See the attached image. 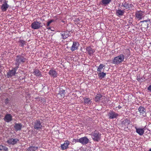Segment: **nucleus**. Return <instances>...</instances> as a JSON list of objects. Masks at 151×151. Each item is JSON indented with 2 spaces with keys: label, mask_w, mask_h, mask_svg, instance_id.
I'll list each match as a JSON object with an SVG mask.
<instances>
[{
  "label": "nucleus",
  "mask_w": 151,
  "mask_h": 151,
  "mask_svg": "<svg viewBox=\"0 0 151 151\" xmlns=\"http://www.w3.org/2000/svg\"><path fill=\"white\" fill-rule=\"evenodd\" d=\"M26 60L25 58H24L22 56H18L17 57L16 64L17 65H18L19 63L24 62Z\"/></svg>",
  "instance_id": "obj_6"
},
{
  "label": "nucleus",
  "mask_w": 151,
  "mask_h": 151,
  "mask_svg": "<svg viewBox=\"0 0 151 151\" xmlns=\"http://www.w3.org/2000/svg\"><path fill=\"white\" fill-rule=\"evenodd\" d=\"M138 110L139 112L140 115H142L143 116H145L146 115L145 110L144 107H140L139 108Z\"/></svg>",
  "instance_id": "obj_16"
},
{
  "label": "nucleus",
  "mask_w": 151,
  "mask_h": 151,
  "mask_svg": "<svg viewBox=\"0 0 151 151\" xmlns=\"http://www.w3.org/2000/svg\"><path fill=\"white\" fill-rule=\"evenodd\" d=\"M129 6H130L129 8H132L133 7V5L132 4H129Z\"/></svg>",
  "instance_id": "obj_35"
},
{
  "label": "nucleus",
  "mask_w": 151,
  "mask_h": 151,
  "mask_svg": "<svg viewBox=\"0 0 151 151\" xmlns=\"http://www.w3.org/2000/svg\"><path fill=\"white\" fill-rule=\"evenodd\" d=\"M46 28H47V29H51V28H50V27H47V26H46Z\"/></svg>",
  "instance_id": "obj_39"
},
{
  "label": "nucleus",
  "mask_w": 151,
  "mask_h": 151,
  "mask_svg": "<svg viewBox=\"0 0 151 151\" xmlns=\"http://www.w3.org/2000/svg\"><path fill=\"white\" fill-rule=\"evenodd\" d=\"M91 135L92 138L94 141H98L100 139V136L97 131H95L91 134Z\"/></svg>",
  "instance_id": "obj_2"
},
{
  "label": "nucleus",
  "mask_w": 151,
  "mask_h": 151,
  "mask_svg": "<svg viewBox=\"0 0 151 151\" xmlns=\"http://www.w3.org/2000/svg\"><path fill=\"white\" fill-rule=\"evenodd\" d=\"M48 73L50 76L53 78H56L57 76V73L55 70H50L49 71Z\"/></svg>",
  "instance_id": "obj_13"
},
{
  "label": "nucleus",
  "mask_w": 151,
  "mask_h": 151,
  "mask_svg": "<svg viewBox=\"0 0 151 151\" xmlns=\"http://www.w3.org/2000/svg\"><path fill=\"white\" fill-rule=\"evenodd\" d=\"M122 6H123L126 9H129L130 8L129 4L127 3H125Z\"/></svg>",
  "instance_id": "obj_31"
},
{
  "label": "nucleus",
  "mask_w": 151,
  "mask_h": 151,
  "mask_svg": "<svg viewBox=\"0 0 151 151\" xmlns=\"http://www.w3.org/2000/svg\"><path fill=\"white\" fill-rule=\"evenodd\" d=\"M41 23L39 22H34L31 24V27L34 29H38L41 27Z\"/></svg>",
  "instance_id": "obj_3"
},
{
  "label": "nucleus",
  "mask_w": 151,
  "mask_h": 151,
  "mask_svg": "<svg viewBox=\"0 0 151 151\" xmlns=\"http://www.w3.org/2000/svg\"><path fill=\"white\" fill-rule=\"evenodd\" d=\"M21 42L22 43V44H23L24 43V41L23 40H21Z\"/></svg>",
  "instance_id": "obj_38"
},
{
  "label": "nucleus",
  "mask_w": 151,
  "mask_h": 151,
  "mask_svg": "<svg viewBox=\"0 0 151 151\" xmlns=\"http://www.w3.org/2000/svg\"><path fill=\"white\" fill-rule=\"evenodd\" d=\"M80 143L83 145H86L89 142V140L86 137H84L80 138Z\"/></svg>",
  "instance_id": "obj_10"
},
{
  "label": "nucleus",
  "mask_w": 151,
  "mask_h": 151,
  "mask_svg": "<svg viewBox=\"0 0 151 151\" xmlns=\"http://www.w3.org/2000/svg\"><path fill=\"white\" fill-rule=\"evenodd\" d=\"M37 148V147H30L26 150V151H35Z\"/></svg>",
  "instance_id": "obj_28"
},
{
  "label": "nucleus",
  "mask_w": 151,
  "mask_h": 151,
  "mask_svg": "<svg viewBox=\"0 0 151 151\" xmlns=\"http://www.w3.org/2000/svg\"><path fill=\"white\" fill-rule=\"evenodd\" d=\"M51 23H50V22H49V21H48L47 22V27H48L49 26V25H50V24Z\"/></svg>",
  "instance_id": "obj_34"
},
{
  "label": "nucleus",
  "mask_w": 151,
  "mask_h": 151,
  "mask_svg": "<svg viewBox=\"0 0 151 151\" xmlns=\"http://www.w3.org/2000/svg\"><path fill=\"white\" fill-rule=\"evenodd\" d=\"M50 29L52 31H54V30H53V29Z\"/></svg>",
  "instance_id": "obj_41"
},
{
  "label": "nucleus",
  "mask_w": 151,
  "mask_h": 151,
  "mask_svg": "<svg viewBox=\"0 0 151 151\" xmlns=\"http://www.w3.org/2000/svg\"><path fill=\"white\" fill-rule=\"evenodd\" d=\"M124 56L123 54L114 57L112 60L113 63L115 64H118L123 61Z\"/></svg>",
  "instance_id": "obj_1"
},
{
  "label": "nucleus",
  "mask_w": 151,
  "mask_h": 151,
  "mask_svg": "<svg viewBox=\"0 0 151 151\" xmlns=\"http://www.w3.org/2000/svg\"><path fill=\"white\" fill-rule=\"evenodd\" d=\"M49 21L50 22V23H51L52 22H54V20H53V19H52Z\"/></svg>",
  "instance_id": "obj_36"
},
{
  "label": "nucleus",
  "mask_w": 151,
  "mask_h": 151,
  "mask_svg": "<svg viewBox=\"0 0 151 151\" xmlns=\"http://www.w3.org/2000/svg\"><path fill=\"white\" fill-rule=\"evenodd\" d=\"M4 119L6 122H9L12 120V116L10 114H7L5 116Z\"/></svg>",
  "instance_id": "obj_21"
},
{
  "label": "nucleus",
  "mask_w": 151,
  "mask_h": 151,
  "mask_svg": "<svg viewBox=\"0 0 151 151\" xmlns=\"http://www.w3.org/2000/svg\"><path fill=\"white\" fill-rule=\"evenodd\" d=\"M104 66H105L103 64H100L98 67L97 70L98 72L99 73L101 72L103 67Z\"/></svg>",
  "instance_id": "obj_29"
},
{
  "label": "nucleus",
  "mask_w": 151,
  "mask_h": 151,
  "mask_svg": "<svg viewBox=\"0 0 151 151\" xmlns=\"http://www.w3.org/2000/svg\"><path fill=\"white\" fill-rule=\"evenodd\" d=\"M22 127V125L20 123H16L14 126V128L16 131L20 130Z\"/></svg>",
  "instance_id": "obj_20"
},
{
  "label": "nucleus",
  "mask_w": 151,
  "mask_h": 151,
  "mask_svg": "<svg viewBox=\"0 0 151 151\" xmlns=\"http://www.w3.org/2000/svg\"><path fill=\"white\" fill-rule=\"evenodd\" d=\"M98 76L100 79H102L104 78L106 75V73L104 72H98Z\"/></svg>",
  "instance_id": "obj_27"
},
{
  "label": "nucleus",
  "mask_w": 151,
  "mask_h": 151,
  "mask_svg": "<svg viewBox=\"0 0 151 151\" xmlns=\"http://www.w3.org/2000/svg\"><path fill=\"white\" fill-rule=\"evenodd\" d=\"M0 151H8V148L5 146L0 145Z\"/></svg>",
  "instance_id": "obj_30"
},
{
  "label": "nucleus",
  "mask_w": 151,
  "mask_h": 151,
  "mask_svg": "<svg viewBox=\"0 0 151 151\" xmlns=\"http://www.w3.org/2000/svg\"><path fill=\"white\" fill-rule=\"evenodd\" d=\"M84 101V103L87 105H90L91 103V99H90L88 98H86V97H84L83 98Z\"/></svg>",
  "instance_id": "obj_25"
},
{
  "label": "nucleus",
  "mask_w": 151,
  "mask_h": 151,
  "mask_svg": "<svg viewBox=\"0 0 151 151\" xmlns=\"http://www.w3.org/2000/svg\"><path fill=\"white\" fill-rule=\"evenodd\" d=\"M8 1L5 0L1 6V9L3 12L6 11L7 9L9 7V5L8 4Z\"/></svg>",
  "instance_id": "obj_4"
},
{
  "label": "nucleus",
  "mask_w": 151,
  "mask_h": 151,
  "mask_svg": "<svg viewBox=\"0 0 151 151\" xmlns=\"http://www.w3.org/2000/svg\"><path fill=\"white\" fill-rule=\"evenodd\" d=\"M65 91L64 90H62L60 91V93L57 95V97L59 98V99H62L64 97Z\"/></svg>",
  "instance_id": "obj_19"
},
{
  "label": "nucleus",
  "mask_w": 151,
  "mask_h": 151,
  "mask_svg": "<svg viewBox=\"0 0 151 151\" xmlns=\"http://www.w3.org/2000/svg\"><path fill=\"white\" fill-rule=\"evenodd\" d=\"M104 97L102 96L100 94H97L96 96L95 100L96 102L99 101L101 100V99H103Z\"/></svg>",
  "instance_id": "obj_23"
},
{
  "label": "nucleus",
  "mask_w": 151,
  "mask_h": 151,
  "mask_svg": "<svg viewBox=\"0 0 151 151\" xmlns=\"http://www.w3.org/2000/svg\"><path fill=\"white\" fill-rule=\"evenodd\" d=\"M42 125L40 122L39 120H37L35 122L34 127L35 129H41Z\"/></svg>",
  "instance_id": "obj_8"
},
{
  "label": "nucleus",
  "mask_w": 151,
  "mask_h": 151,
  "mask_svg": "<svg viewBox=\"0 0 151 151\" xmlns=\"http://www.w3.org/2000/svg\"><path fill=\"white\" fill-rule=\"evenodd\" d=\"M144 12L142 11H137L135 13V17L137 19L140 20L144 17Z\"/></svg>",
  "instance_id": "obj_7"
},
{
  "label": "nucleus",
  "mask_w": 151,
  "mask_h": 151,
  "mask_svg": "<svg viewBox=\"0 0 151 151\" xmlns=\"http://www.w3.org/2000/svg\"><path fill=\"white\" fill-rule=\"evenodd\" d=\"M69 32L68 31L61 32L60 33V35L62 38L63 39H65L67 38L69 36Z\"/></svg>",
  "instance_id": "obj_11"
},
{
  "label": "nucleus",
  "mask_w": 151,
  "mask_h": 151,
  "mask_svg": "<svg viewBox=\"0 0 151 151\" xmlns=\"http://www.w3.org/2000/svg\"><path fill=\"white\" fill-rule=\"evenodd\" d=\"M17 68H13L11 70L8 72L7 75V76L8 78L11 77L15 75L16 72Z\"/></svg>",
  "instance_id": "obj_9"
},
{
  "label": "nucleus",
  "mask_w": 151,
  "mask_h": 151,
  "mask_svg": "<svg viewBox=\"0 0 151 151\" xmlns=\"http://www.w3.org/2000/svg\"><path fill=\"white\" fill-rule=\"evenodd\" d=\"M148 90L150 91H151V85L148 87Z\"/></svg>",
  "instance_id": "obj_33"
},
{
  "label": "nucleus",
  "mask_w": 151,
  "mask_h": 151,
  "mask_svg": "<svg viewBox=\"0 0 151 151\" xmlns=\"http://www.w3.org/2000/svg\"><path fill=\"white\" fill-rule=\"evenodd\" d=\"M146 25H147V27L148 24L147 23H146Z\"/></svg>",
  "instance_id": "obj_43"
},
{
  "label": "nucleus",
  "mask_w": 151,
  "mask_h": 151,
  "mask_svg": "<svg viewBox=\"0 0 151 151\" xmlns=\"http://www.w3.org/2000/svg\"><path fill=\"white\" fill-rule=\"evenodd\" d=\"M86 50L88 53L90 55H92L95 52V50L93 49L90 46L87 47Z\"/></svg>",
  "instance_id": "obj_18"
},
{
  "label": "nucleus",
  "mask_w": 151,
  "mask_h": 151,
  "mask_svg": "<svg viewBox=\"0 0 151 151\" xmlns=\"http://www.w3.org/2000/svg\"><path fill=\"white\" fill-rule=\"evenodd\" d=\"M33 73L36 76L41 77L42 76L41 73L38 70L35 69L34 70Z\"/></svg>",
  "instance_id": "obj_24"
},
{
  "label": "nucleus",
  "mask_w": 151,
  "mask_h": 151,
  "mask_svg": "<svg viewBox=\"0 0 151 151\" xmlns=\"http://www.w3.org/2000/svg\"><path fill=\"white\" fill-rule=\"evenodd\" d=\"M124 12V10L119 9L116 10V14L118 16H122L123 15Z\"/></svg>",
  "instance_id": "obj_26"
},
{
  "label": "nucleus",
  "mask_w": 151,
  "mask_h": 151,
  "mask_svg": "<svg viewBox=\"0 0 151 151\" xmlns=\"http://www.w3.org/2000/svg\"><path fill=\"white\" fill-rule=\"evenodd\" d=\"M112 0H102L101 4L102 5L106 6L111 2Z\"/></svg>",
  "instance_id": "obj_22"
},
{
  "label": "nucleus",
  "mask_w": 151,
  "mask_h": 151,
  "mask_svg": "<svg viewBox=\"0 0 151 151\" xmlns=\"http://www.w3.org/2000/svg\"><path fill=\"white\" fill-rule=\"evenodd\" d=\"M9 100L8 99H6V100H5L6 101H5V103L6 104V103H8V101Z\"/></svg>",
  "instance_id": "obj_37"
},
{
  "label": "nucleus",
  "mask_w": 151,
  "mask_h": 151,
  "mask_svg": "<svg viewBox=\"0 0 151 151\" xmlns=\"http://www.w3.org/2000/svg\"><path fill=\"white\" fill-rule=\"evenodd\" d=\"M69 144L70 143L69 141H65L63 144L61 145L60 147L62 150H65L68 148Z\"/></svg>",
  "instance_id": "obj_14"
},
{
  "label": "nucleus",
  "mask_w": 151,
  "mask_h": 151,
  "mask_svg": "<svg viewBox=\"0 0 151 151\" xmlns=\"http://www.w3.org/2000/svg\"><path fill=\"white\" fill-rule=\"evenodd\" d=\"M149 151H151V148L150 149Z\"/></svg>",
  "instance_id": "obj_42"
},
{
  "label": "nucleus",
  "mask_w": 151,
  "mask_h": 151,
  "mask_svg": "<svg viewBox=\"0 0 151 151\" xmlns=\"http://www.w3.org/2000/svg\"><path fill=\"white\" fill-rule=\"evenodd\" d=\"M79 45V44L78 42H74L71 47L70 50L72 51H74L77 50Z\"/></svg>",
  "instance_id": "obj_15"
},
{
  "label": "nucleus",
  "mask_w": 151,
  "mask_h": 151,
  "mask_svg": "<svg viewBox=\"0 0 151 151\" xmlns=\"http://www.w3.org/2000/svg\"><path fill=\"white\" fill-rule=\"evenodd\" d=\"M19 140L17 139L11 138L8 140L7 142L9 144L14 145Z\"/></svg>",
  "instance_id": "obj_12"
},
{
  "label": "nucleus",
  "mask_w": 151,
  "mask_h": 151,
  "mask_svg": "<svg viewBox=\"0 0 151 151\" xmlns=\"http://www.w3.org/2000/svg\"><path fill=\"white\" fill-rule=\"evenodd\" d=\"M108 115L109 117V119H110L116 118L118 116V114L117 113L111 111L108 113Z\"/></svg>",
  "instance_id": "obj_5"
},
{
  "label": "nucleus",
  "mask_w": 151,
  "mask_h": 151,
  "mask_svg": "<svg viewBox=\"0 0 151 151\" xmlns=\"http://www.w3.org/2000/svg\"><path fill=\"white\" fill-rule=\"evenodd\" d=\"M137 132L140 135H142L144 132V129L143 128H137L135 127Z\"/></svg>",
  "instance_id": "obj_17"
},
{
  "label": "nucleus",
  "mask_w": 151,
  "mask_h": 151,
  "mask_svg": "<svg viewBox=\"0 0 151 151\" xmlns=\"http://www.w3.org/2000/svg\"><path fill=\"white\" fill-rule=\"evenodd\" d=\"M147 22V21H142L143 22Z\"/></svg>",
  "instance_id": "obj_40"
},
{
  "label": "nucleus",
  "mask_w": 151,
  "mask_h": 151,
  "mask_svg": "<svg viewBox=\"0 0 151 151\" xmlns=\"http://www.w3.org/2000/svg\"><path fill=\"white\" fill-rule=\"evenodd\" d=\"M74 140H75V141L76 142L79 143L80 142V138L79 139H74Z\"/></svg>",
  "instance_id": "obj_32"
}]
</instances>
